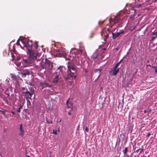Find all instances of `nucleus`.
Here are the masks:
<instances>
[{
	"label": "nucleus",
	"instance_id": "obj_18",
	"mask_svg": "<svg viewBox=\"0 0 157 157\" xmlns=\"http://www.w3.org/2000/svg\"><path fill=\"white\" fill-rule=\"evenodd\" d=\"M102 71V68H99L98 69H96L95 71H94V72H95V73H97V72H98V73L99 74V75L98 76V78H99L100 75H101V71Z\"/></svg>",
	"mask_w": 157,
	"mask_h": 157
},
{
	"label": "nucleus",
	"instance_id": "obj_21",
	"mask_svg": "<svg viewBox=\"0 0 157 157\" xmlns=\"http://www.w3.org/2000/svg\"><path fill=\"white\" fill-rule=\"evenodd\" d=\"M128 151V147H126L124 149L123 151V152L124 153V155L125 156H126L127 155V152Z\"/></svg>",
	"mask_w": 157,
	"mask_h": 157
},
{
	"label": "nucleus",
	"instance_id": "obj_7",
	"mask_svg": "<svg viewBox=\"0 0 157 157\" xmlns=\"http://www.w3.org/2000/svg\"><path fill=\"white\" fill-rule=\"evenodd\" d=\"M57 56L59 57H64L66 60H71V59L66 57V52L65 49H58L56 52Z\"/></svg>",
	"mask_w": 157,
	"mask_h": 157
},
{
	"label": "nucleus",
	"instance_id": "obj_50",
	"mask_svg": "<svg viewBox=\"0 0 157 157\" xmlns=\"http://www.w3.org/2000/svg\"><path fill=\"white\" fill-rule=\"evenodd\" d=\"M155 1H157V0H155Z\"/></svg>",
	"mask_w": 157,
	"mask_h": 157
},
{
	"label": "nucleus",
	"instance_id": "obj_17",
	"mask_svg": "<svg viewBox=\"0 0 157 157\" xmlns=\"http://www.w3.org/2000/svg\"><path fill=\"white\" fill-rule=\"evenodd\" d=\"M42 86H43L44 87H47L49 88H51L52 87V85L48 84V83L45 82H43L42 84Z\"/></svg>",
	"mask_w": 157,
	"mask_h": 157
},
{
	"label": "nucleus",
	"instance_id": "obj_33",
	"mask_svg": "<svg viewBox=\"0 0 157 157\" xmlns=\"http://www.w3.org/2000/svg\"><path fill=\"white\" fill-rule=\"evenodd\" d=\"M138 1L140 2H143L144 1H146V0H137Z\"/></svg>",
	"mask_w": 157,
	"mask_h": 157
},
{
	"label": "nucleus",
	"instance_id": "obj_37",
	"mask_svg": "<svg viewBox=\"0 0 157 157\" xmlns=\"http://www.w3.org/2000/svg\"><path fill=\"white\" fill-rule=\"evenodd\" d=\"M22 89L23 90H25L26 89L25 88V87H23L22 88Z\"/></svg>",
	"mask_w": 157,
	"mask_h": 157
},
{
	"label": "nucleus",
	"instance_id": "obj_46",
	"mask_svg": "<svg viewBox=\"0 0 157 157\" xmlns=\"http://www.w3.org/2000/svg\"><path fill=\"white\" fill-rule=\"evenodd\" d=\"M61 120H60L59 121V122H61Z\"/></svg>",
	"mask_w": 157,
	"mask_h": 157
},
{
	"label": "nucleus",
	"instance_id": "obj_12",
	"mask_svg": "<svg viewBox=\"0 0 157 157\" xmlns=\"http://www.w3.org/2000/svg\"><path fill=\"white\" fill-rule=\"evenodd\" d=\"M22 76L25 77L27 75H30L29 70L28 69L23 70L21 72Z\"/></svg>",
	"mask_w": 157,
	"mask_h": 157
},
{
	"label": "nucleus",
	"instance_id": "obj_22",
	"mask_svg": "<svg viewBox=\"0 0 157 157\" xmlns=\"http://www.w3.org/2000/svg\"><path fill=\"white\" fill-rule=\"evenodd\" d=\"M23 105H20V106L18 108V109L17 110V111L18 113H20L21 112V109H22L23 107Z\"/></svg>",
	"mask_w": 157,
	"mask_h": 157
},
{
	"label": "nucleus",
	"instance_id": "obj_40",
	"mask_svg": "<svg viewBox=\"0 0 157 157\" xmlns=\"http://www.w3.org/2000/svg\"><path fill=\"white\" fill-rule=\"evenodd\" d=\"M68 115H70L71 114V113L70 112H68Z\"/></svg>",
	"mask_w": 157,
	"mask_h": 157
},
{
	"label": "nucleus",
	"instance_id": "obj_28",
	"mask_svg": "<svg viewBox=\"0 0 157 157\" xmlns=\"http://www.w3.org/2000/svg\"><path fill=\"white\" fill-rule=\"evenodd\" d=\"M19 39L17 41L16 44L17 45H20V44L19 42Z\"/></svg>",
	"mask_w": 157,
	"mask_h": 157
},
{
	"label": "nucleus",
	"instance_id": "obj_45",
	"mask_svg": "<svg viewBox=\"0 0 157 157\" xmlns=\"http://www.w3.org/2000/svg\"><path fill=\"white\" fill-rule=\"evenodd\" d=\"M0 111L2 112V113H3V112H3V111H1V110H0Z\"/></svg>",
	"mask_w": 157,
	"mask_h": 157
},
{
	"label": "nucleus",
	"instance_id": "obj_27",
	"mask_svg": "<svg viewBox=\"0 0 157 157\" xmlns=\"http://www.w3.org/2000/svg\"><path fill=\"white\" fill-rule=\"evenodd\" d=\"M136 25L134 27H131V28H130L131 30L132 31L134 29H135V28H136Z\"/></svg>",
	"mask_w": 157,
	"mask_h": 157
},
{
	"label": "nucleus",
	"instance_id": "obj_23",
	"mask_svg": "<svg viewBox=\"0 0 157 157\" xmlns=\"http://www.w3.org/2000/svg\"><path fill=\"white\" fill-rule=\"evenodd\" d=\"M26 82L27 84H28V85H29L30 86L32 85V82L29 80H28L27 81H26Z\"/></svg>",
	"mask_w": 157,
	"mask_h": 157
},
{
	"label": "nucleus",
	"instance_id": "obj_13",
	"mask_svg": "<svg viewBox=\"0 0 157 157\" xmlns=\"http://www.w3.org/2000/svg\"><path fill=\"white\" fill-rule=\"evenodd\" d=\"M19 131L20 133H19V135L21 137L23 136L24 135L25 131L22 127V124L20 125Z\"/></svg>",
	"mask_w": 157,
	"mask_h": 157
},
{
	"label": "nucleus",
	"instance_id": "obj_31",
	"mask_svg": "<svg viewBox=\"0 0 157 157\" xmlns=\"http://www.w3.org/2000/svg\"><path fill=\"white\" fill-rule=\"evenodd\" d=\"M85 131L86 132H88V129L87 127H86L85 128Z\"/></svg>",
	"mask_w": 157,
	"mask_h": 157
},
{
	"label": "nucleus",
	"instance_id": "obj_6",
	"mask_svg": "<svg viewBox=\"0 0 157 157\" xmlns=\"http://www.w3.org/2000/svg\"><path fill=\"white\" fill-rule=\"evenodd\" d=\"M123 17H122L120 15H118L114 17L113 18H111L109 20V22L111 23L113 22L114 24L118 23L117 27L120 26L121 24L122 23V19Z\"/></svg>",
	"mask_w": 157,
	"mask_h": 157
},
{
	"label": "nucleus",
	"instance_id": "obj_8",
	"mask_svg": "<svg viewBox=\"0 0 157 157\" xmlns=\"http://www.w3.org/2000/svg\"><path fill=\"white\" fill-rule=\"evenodd\" d=\"M21 40L24 46L27 48L28 53H29V50H30L32 52H37L36 51L32 50V47L33 44L31 41H28L27 42L26 41H24L23 40Z\"/></svg>",
	"mask_w": 157,
	"mask_h": 157
},
{
	"label": "nucleus",
	"instance_id": "obj_2",
	"mask_svg": "<svg viewBox=\"0 0 157 157\" xmlns=\"http://www.w3.org/2000/svg\"><path fill=\"white\" fill-rule=\"evenodd\" d=\"M80 54L83 55L84 57L86 56V54L83 48H82L79 50L76 48L71 49L69 55V57L71 58H70L71 59V60H76L75 63L77 65H79V55L80 56Z\"/></svg>",
	"mask_w": 157,
	"mask_h": 157
},
{
	"label": "nucleus",
	"instance_id": "obj_43",
	"mask_svg": "<svg viewBox=\"0 0 157 157\" xmlns=\"http://www.w3.org/2000/svg\"><path fill=\"white\" fill-rule=\"evenodd\" d=\"M123 138H124V134H123Z\"/></svg>",
	"mask_w": 157,
	"mask_h": 157
},
{
	"label": "nucleus",
	"instance_id": "obj_34",
	"mask_svg": "<svg viewBox=\"0 0 157 157\" xmlns=\"http://www.w3.org/2000/svg\"><path fill=\"white\" fill-rule=\"evenodd\" d=\"M20 59V57H18L17 58V59H16V60H17V61H18Z\"/></svg>",
	"mask_w": 157,
	"mask_h": 157
},
{
	"label": "nucleus",
	"instance_id": "obj_11",
	"mask_svg": "<svg viewBox=\"0 0 157 157\" xmlns=\"http://www.w3.org/2000/svg\"><path fill=\"white\" fill-rule=\"evenodd\" d=\"M124 33V31L123 30H121L120 32H117L116 33H112V38L113 39H114L117 37L120 36L121 34H123Z\"/></svg>",
	"mask_w": 157,
	"mask_h": 157
},
{
	"label": "nucleus",
	"instance_id": "obj_30",
	"mask_svg": "<svg viewBox=\"0 0 157 157\" xmlns=\"http://www.w3.org/2000/svg\"><path fill=\"white\" fill-rule=\"evenodd\" d=\"M151 135V133L150 132H148L147 133V137H149Z\"/></svg>",
	"mask_w": 157,
	"mask_h": 157
},
{
	"label": "nucleus",
	"instance_id": "obj_24",
	"mask_svg": "<svg viewBox=\"0 0 157 157\" xmlns=\"http://www.w3.org/2000/svg\"><path fill=\"white\" fill-rule=\"evenodd\" d=\"M119 65H120L119 63H117L115 66L114 68H117V69L118 68V67Z\"/></svg>",
	"mask_w": 157,
	"mask_h": 157
},
{
	"label": "nucleus",
	"instance_id": "obj_20",
	"mask_svg": "<svg viewBox=\"0 0 157 157\" xmlns=\"http://www.w3.org/2000/svg\"><path fill=\"white\" fill-rule=\"evenodd\" d=\"M98 57L97 54L96 52L94 53L92 56H91V58L93 59H97Z\"/></svg>",
	"mask_w": 157,
	"mask_h": 157
},
{
	"label": "nucleus",
	"instance_id": "obj_15",
	"mask_svg": "<svg viewBox=\"0 0 157 157\" xmlns=\"http://www.w3.org/2000/svg\"><path fill=\"white\" fill-rule=\"evenodd\" d=\"M66 104L67 108H71V110L70 111H72V104L71 103L69 102V99L66 101Z\"/></svg>",
	"mask_w": 157,
	"mask_h": 157
},
{
	"label": "nucleus",
	"instance_id": "obj_25",
	"mask_svg": "<svg viewBox=\"0 0 157 157\" xmlns=\"http://www.w3.org/2000/svg\"><path fill=\"white\" fill-rule=\"evenodd\" d=\"M134 15H132L129 18V19L130 20H133L134 19Z\"/></svg>",
	"mask_w": 157,
	"mask_h": 157
},
{
	"label": "nucleus",
	"instance_id": "obj_4",
	"mask_svg": "<svg viewBox=\"0 0 157 157\" xmlns=\"http://www.w3.org/2000/svg\"><path fill=\"white\" fill-rule=\"evenodd\" d=\"M65 67L63 66L59 67L53 74V79L52 82L56 84L60 81V78L62 75H63V72H65Z\"/></svg>",
	"mask_w": 157,
	"mask_h": 157
},
{
	"label": "nucleus",
	"instance_id": "obj_16",
	"mask_svg": "<svg viewBox=\"0 0 157 157\" xmlns=\"http://www.w3.org/2000/svg\"><path fill=\"white\" fill-rule=\"evenodd\" d=\"M60 128L59 127H58L57 129H53V132L52 133L55 134L56 135H57L58 133L60 132Z\"/></svg>",
	"mask_w": 157,
	"mask_h": 157
},
{
	"label": "nucleus",
	"instance_id": "obj_48",
	"mask_svg": "<svg viewBox=\"0 0 157 157\" xmlns=\"http://www.w3.org/2000/svg\"><path fill=\"white\" fill-rule=\"evenodd\" d=\"M27 157H30L29 156H27Z\"/></svg>",
	"mask_w": 157,
	"mask_h": 157
},
{
	"label": "nucleus",
	"instance_id": "obj_10",
	"mask_svg": "<svg viewBox=\"0 0 157 157\" xmlns=\"http://www.w3.org/2000/svg\"><path fill=\"white\" fill-rule=\"evenodd\" d=\"M119 69L120 68L117 69L114 67L111 70L109 71V72L110 73H112L113 75L116 76L118 72Z\"/></svg>",
	"mask_w": 157,
	"mask_h": 157
},
{
	"label": "nucleus",
	"instance_id": "obj_38",
	"mask_svg": "<svg viewBox=\"0 0 157 157\" xmlns=\"http://www.w3.org/2000/svg\"><path fill=\"white\" fill-rule=\"evenodd\" d=\"M52 123H53V122H52V121H51L49 122V123L52 124Z\"/></svg>",
	"mask_w": 157,
	"mask_h": 157
},
{
	"label": "nucleus",
	"instance_id": "obj_26",
	"mask_svg": "<svg viewBox=\"0 0 157 157\" xmlns=\"http://www.w3.org/2000/svg\"><path fill=\"white\" fill-rule=\"evenodd\" d=\"M15 64L18 67L21 65V62H17V63H16Z\"/></svg>",
	"mask_w": 157,
	"mask_h": 157
},
{
	"label": "nucleus",
	"instance_id": "obj_35",
	"mask_svg": "<svg viewBox=\"0 0 157 157\" xmlns=\"http://www.w3.org/2000/svg\"><path fill=\"white\" fill-rule=\"evenodd\" d=\"M11 113L13 115H14L15 114V113L13 111H11Z\"/></svg>",
	"mask_w": 157,
	"mask_h": 157
},
{
	"label": "nucleus",
	"instance_id": "obj_49",
	"mask_svg": "<svg viewBox=\"0 0 157 157\" xmlns=\"http://www.w3.org/2000/svg\"><path fill=\"white\" fill-rule=\"evenodd\" d=\"M21 48L23 49V48L22 47H21Z\"/></svg>",
	"mask_w": 157,
	"mask_h": 157
},
{
	"label": "nucleus",
	"instance_id": "obj_14",
	"mask_svg": "<svg viewBox=\"0 0 157 157\" xmlns=\"http://www.w3.org/2000/svg\"><path fill=\"white\" fill-rule=\"evenodd\" d=\"M101 34L102 36H105L106 38L108 37V35L106 31V29L103 30L101 31Z\"/></svg>",
	"mask_w": 157,
	"mask_h": 157
},
{
	"label": "nucleus",
	"instance_id": "obj_44",
	"mask_svg": "<svg viewBox=\"0 0 157 157\" xmlns=\"http://www.w3.org/2000/svg\"><path fill=\"white\" fill-rule=\"evenodd\" d=\"M147 66H150V67L151 66V65H147Z\"/></svg>",
	"mask_w": 157,
	"mask_h": 157
},
{
	"label": "nucleus",
	"instance_id": "obj_9",
	"mask_svg": "<svg viewBox=\"0 0 157 157\" xmlns=\"http://www.w3.org/2000/svg\"><path fill=\"white\" fill-rule=\"evenodd\" d=\"M33 88L30 87V88H29V90H30V92L28 91L27 89H26V91H24L22 93V94H27L29 95L30 97L32 96V95L34 93V90H33Z\"/></svg>",
	"mask_w": 157,
	"mask_h": 157
},
{
	"label": "nucleus",
	"instance_id": "obj_3",
	"mask_svg": "<svg viewBox=\"0 0 157 157\" xmlns=\"http://www.w3.org/2000/svg\"><path fill=\"white\" fill-rule=\"evenodd\" d=\"M38 64L42 69L48 71L52 70L53 68V63L47 59L42 58L41 56H40Z\"/></svg>",
	"mask_w": 157,
	"mask_h": 157
},
{
	"label": "nucleus",
	"instance_id": "obj_36",
	"mask_svg": "<svg viewBox=\"0 0 157 157\" xmlns=\"http://www.w3.org/2000/svg\"><path fill=\"white\" fill-rule=\"evenodd\" d=\"M147 112H148V111L146 110H144V113H147Z\"/></svg>",
	"mask_w": 157,
	"mask_h": 157
},
{
	"label": "nucleus",
	"instance_id": "obj_32",
	"mask_svg": "<svg viewBox=\"0 0 157 157\" xmlns=\"http://www.w3.org/2000/svg\"><path fill=\"white\" fill-rule=\"evenodd\" d=\"M46 122H47V123L48 124H49V121H48V119L47 117L46 118Z\"/></svg>",
	"mask_w": 157,
	"mask_h": 157
},
{
	"label": "nucleus",
	"instance_id": "obj_41",
	"mask_svg": "<svg viewBox=\"0 0 157 157\" xmlns=\"http://www.w3.org/2000/svg\"><path fill=\"white\" fill-rule=\"evenodd\" d=\"M143 151V149H142L140 151V153H141Z\"/></svg>",
	"mask_w": 157,
	"mask_h": 157
},
{
	"label": "nucleus",
	"instance_id": "obj_42",
	"mask_svg": "<svg viewBox=\"0 0 157 157\" xmlns=\"http://www.w3.org/2000/svg\"><path fill=\"white\" fill-rule=\"evenodd\" d=\"M122 60V59H121L120 61V62H119L118 63H119V64H120V63H121V62Z\"/></svg>",
	"mask_w": 157,
	"mask_h": 157
},
{
	"label": "nucleus",
	"instance_id": "obj_19",
	"mask_svg": "<svg viewBox=\"0 0 157 157\" xmlns=\"http://www.w3.org/2000/svg\"><path fill=\"white\" fill-rule=\"evenodd\" d=\"M157 37V31L156 32H154L152 33V40H154Z\"/></svg>",
	"mask_w": 157,
	"mask_h": 157
},
{
	"label": "nucleus",
	"instance_id": "obj_1",
	"mask_svg": "<svg viewBox=\"0 0 157 157\" xmlns=\"http://www.w3.org/2000/svg\"><path fill=\"white\" fill-rule=\"evenodd\" d=\"M28 54L29 55V58L28 59H23L24 63L27 66L29 65L33 62L37 63L38 64L40 56H41V53L37 52H32L30 50H29Z\"/></svg>",
	"mask_w": 157,
	"mask_h": 157
},
{
	"label": "nucleus",
	"instance_id": "obj_29",
	"mask_svg": "<svg viewBox=\"0 0 157 157\" xmlns=\"http://www.w3.org/2000/svg\"><path fill=\"white\" fill-rule=\"evenodd\" d=\"M153 67L154 68H156L155 69V72L156 73H157V67Z\"/></svg>",
	"mask_w": 157,
	"mask_h": 157
},
{
	"label": "nucleus",
	"instance_id": "obj_39",
	"mask_svg": "<svg viewBox=\"0 0 157 157\" xmlns=\"http://www.w3.org/2000/svg\"><path fill=\"white\" fill-rule=\"evenodd\" d=\"M140 150V149H137V150H136V152H138V151H139Z\"/></svg>",
	"mask_w": 157,
	"mask_h": 157
},
{
	"label": "nucleus",
	"instance_id": "obj_5",
	"mask_svg": "<svg viewBox=\"0 0 157 157\" xmlns=\"http://www.w3.org/2000/svg\"><path fill=\"white\" fill-rule=\"evenodd\" d=\"M68 70L67 71L68 76L66 77V80H68L69 76L72 78H75L76 77V72L77 69L75 65L70 64L68 65Z\"/></svg>",
	"mask_w": 157,
	"mask_h": 157
},
{
	"label": "nucleus",
	"instance_id": "obj_47",
	"mask_svg": "<svg viewBox=\"0 0 157 157\" xmlns=\"http://www.w3.org/2000/svg\"><path fill=\"white\" fill-rule=\"evenodd\" d=\"M139 6H141V4H139Z\"/></svg>",
	"mask_w": 157,
	"mask_h": 157
}]
</instances>
